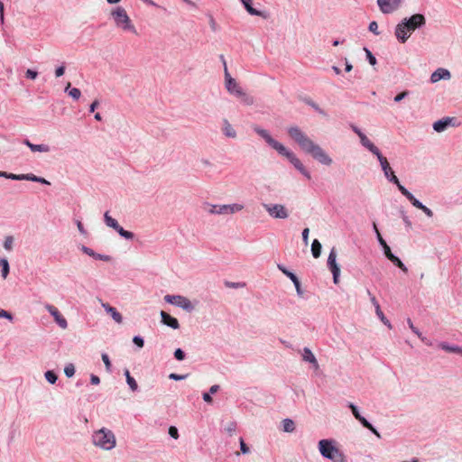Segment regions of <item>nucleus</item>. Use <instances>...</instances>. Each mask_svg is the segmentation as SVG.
Segmentation results:
<instances>
[{
	"instance_id": "nucleus-1",
	"label": "nucleus",
	"mask_w": 462,
	"mask_h": 462,
	"mask_svg": "<svg viewBox=\"0 0 462 462\" xmlns=\"http://www.w3.org/2000/svg\"><path fill=\"white\" fill-rule=\"evenodd\" d=\"M288 134L300 147L302 151L310 154L314 159L324 165H330L332 159L318 144L314 143L298 126H291Z\"/></svg>"
},
{
	"instance_id": "nucleus-2",
	"label": "nucleus",
	"mask_w": 462,
	"mask_h": 462,
	"mask_svg": "<svg viewBox=\"0 0 462 462\" xmlns=\"http://www.w3.org/2000/svg\"><path fill=\"white\" fill-rule=\"evenodd\" d=\"M254 130L261 136L263 137L265 142L275 151L278 152L279 154L282 156H284L287 158L290 162L301 173L303 174L308 180H310L311 176L310 172L306 170L302 162L299 158L296 157V155L289 151L282 143H279L278 141L274 140L269 133L264 130L261 129L258 126H254Z\"/></svg>"
},
{
	"instance_id": "nucleus-3",
	"label": "nucleus",
	"mask_w": 462,
	"mask_h": 462,
	"mask_svg": "<svg viewBox=\"0 0 462 462\" xmlns=\"http://www.w3.org/2000/svg\"><path fill=\"white\" fill-rule=\"evenodd\" d=\"M93 443L106 450H110L116 446V437L114 433L106 429H101L93 434Z\"/></svg>"
},
{
	"instance_id": "nucleus-4",
	"label": "nucleus",
	"mask_w": 462,
	"mask_h": 462,
	"mask_svg": "<svg viewBox=\"0 0 462 462\" xmlns=\"http://www.w3.org/2000/svg\"><path fill=\"white\" fill-rule=\"evenodd\" d=\"M111 14L117 27L121 28L125 32H131L134 34H137L134 25L124 8L117 7L111 13Z\"/></svg>"
},
{
	"instance_id": "nucleus-5",
	"label": "nucleus",
	"mask_w": 462,
	"mask_h": 462,
	"mask_svg": "<svg viewBox=\"0 0 462 462\" xmlns=\"http://www.w3.org/2000/svg\"><path fill=\"white\" fill-rule=\"evenodd\" d=\"M319 448L321 455L333 462H345L344 455L333 446L332 442L328 439H321L319 442Z\"/></svg>"
},
{
	"instance_id": "nucleus-6",
	"label": "nucleus",
	"mask_w": 462,
	"mask_h": 462,
	"mask_svg": "<svg viewBox=\"0 0 462 462\" xmlns=\"http://www.w3.org/2000/svg\"><path fill=\"white\" fill-rule=\"evenodd\" d=\"M244 208V206L241 204H230V205H212L209 203H206L204 205V209L208 211L209 214H218V215H228L234 214L241 211Z\"/></svg>"
},
{
	"instance_id": "nucleus-7",
	"label": "nucleus",
	"mask_w": 462,
	"mask_h": 462,
	"mask_svg": "<svg viewBox=\"0 0 462 462\" xmlns=\"http://www.w3.org/2000/svg\"><path fill=\"white\" fill-rule=\"evenodd\" d=\"M164 300L170 304L176 305L187 311H191L194 309L191 301L181 295H166L164 296Z\"/></svg>"
},
{
	"instance_id": "nucleus-8",
	"label": "nucleus",
	"mask_w": 462,
	"mask_h": 462,
	"mask_svg": "<svg viewBox=\"0 0 462 462\" xmlns=\"http://www.w3.org/2000/svg\"><path fill=\"white\" fill-rule=\"evenodd\" d=\"M264 209L273 218L285 219L288 217V210L283 205L281 204H263Z\"/></svg>"
},
{
	"instance_id": "nucleus-9",
	"label": "nucleus",
	"mask_w": 462,
	"mask_h": 462,
	"mask_svg": "<svg viewBox=\"0 0 462 462\" xmlns=\"http://www.w3.org/2000/svg\"><path fill=\"white\" fill-rule=\"evenodd\" d=\"M226 88L229 93L236 94L237 97H241L245 104H253V97L247 96L235 79L232 81L229 80V83L226 85Z\"/></svg>"
},
{
	"instance_id": "nucleus-10",
	"label": "nucleus",
	"mask_w": 462,
	"mask_h": 462,
	"mask_svg": "<svg viewBox=\"0 0 462 462\" xmlns=\"http://www.w3.org/2000/svg\"><path fill=\"white\" fill-rule=\"evenodd\" d=\"M328 266L333 273V280L336 284L338 283V277L340 274L339 266L337 263V252L335 248H332L328 258Z\"/></svg>"
},
{
	"instance_id": "nucleus-11",
	"label": "nucleus",
	"mask_w": 462,
	"mask_h": 462,
	"mask_svg": "<svg viewBox=\"0 0 462 462\" xmlns=\"http://www.w3.org/2000/svg\"><path fill=\"white\" fill-rule=\"evenodd\" d=\"M402 23L407 26L408 31L412 32L417 28L425 24V17L420 14H416L411 15L409 19H404Z\"/></svg>"
},
{
	"instance_id": "nucleus-12",
	"label": "nucleus",
	"mask_w": 462,
	"mask_h": 462,
	"mask_svg": "<svg viewBox=\"0 0 462 462\" xmlns=\"http://www.w3.org/2000/svg\"><path fill=\"white\" fill-rule=\"evenodd\" d=\"M45 309L50 312V314L54 318L56 323L63 329L67 328L68 322L66 319L61 315L59 310L51 304H46Z\"/></svg>"
},
{
	"instance_id": "nucleus-13",
	"label": "nucleus",
	"mask_w": 462,
	"mask_h": 462,
	"mask_svg": "<svg viewBox=\"0 0 462 462\" xmlns=\"http://www.w3.org/2000/svg\"><path fill=\"white\" fill-rule=\"evenodd\" d=\"M402 0H377L380 10L383 14H390L398 9Z\"/></svg>"
},
{
	"instance_id": "nucleus-14",
	"label": "nucleus",
	"mask_w": 462,
	"mask_h": 462,
	"mask_svg": "<svg viewBox=\"0 0 462 462\" xmlns=\"http://www.w3.org/2000/svg\"><path fill=\"white\" fill-rule=\"evenodd\" d=\"M411 34V32L408 31L407 26H405L402 23L396 26L395 36L401 42H405Z\"/></svg>"
},
{
	"instance_id": "nucleus-15",
	"label": "nucleus",
	"mask_w": 462,
	"mask_h": 462,
	"mask_svg": "<svg viewBox=\"0 0 462 462\" xmlns=\"http://www.w3.org/2000/svg\"><path fill=\"white\" fill-rule=\"evenodd\" d=\"M101 306L104 308V310L108 313L112 319L118 324H121L123 322V317L121 313L117 311V310L112 306H110L106 302H101Z\"/></svg>"
},
{
	"instance_id": "nucleus-16",
	"label": "nucleus",
	"mask_w": 462,
	"mask_h": 462,
	"mask_svg": "<svg viewBox=\"0 0 462 462\" xmlns=\"http://www.w3.org/2000/svg\"><path fill=\"white\" fill-rule=\"evenodd\" d=\"M450 78L451 74L448 69L439 68L431 74L430 80L432 83H435L440 79H449Z\"/></svg>"
},
{
	"instance_id": "nucleus-17",
	"label": "nucleus",
	"mask_w": 462,
	"mask_h": 462,
	"mask_svg": "<svg viewBox=\"0 0 462 462\" xmlns=\"http://www.w3.org/2000/svg\"><path fill=\"white\" fill-rule=\"evenodd\" d=\"M161 317H162V322L164 325H166L168 327H171L173 329H177V328H180V324H179L178 319L173 318V317H171L167 312L162 310L161 311Z\"/></svg>"
},
{
	"instance_id": "nucleus-18",
	"label": "nucleus",
	"mask_w": 462,
	"mask_h": 462,
	"mask_svg": "<svg viewBox=\"0 0 462 462\" xmlns=\"http://www.w3.org/2000/svg\"><path fill=\"white\" fill-rule=\"evenodd\" d=\"M453 120L454 118L451 117H446L439 120L433 124V129L439 133L443 132L452 124Z\"/></svg>"
},
{
	"instance_id": "nucleus-19",
	"label": "nucleus",
	"mask_w": 462,
	"mask_h": 462,
	"mask_svg": "<svg viewBox=\"0 0 462 462\" xmlns=\"http://www.w3.org/2000/svg\"><path fill=\"white\" fill-rule=\"evenodd\" d=\"M279 269L287 276L291 279V282H292L295 285V288H296V291L298 292L299 295H302V291H301V288H300V282L299 281V279L297 278V276L289 272L288 270L279 266Z\"/></svg>"
},
{
	"instance_id": "nucleus-20",
	"label": "nucleus",
	"mask_w": 462,
	"mask_h": 462,
	"mask_svg": "<svg viewBox=\"0 0 462 462\" xmlns=\"http://www.w3.org/2000/svg\"><path fill=\"white\" fill-rule=\"evenodd\" d=\"M302 359L306 362L312 364L316 369L319 368L318 361H317L314 354L311 352V350L310 348H308V347L303 348Z\"/></svg>"
},
{
	"instance_id": "nucleus-21",
	"label": "nucleus",
	"mask_w": 462,
	"mask_h": 462,
	"mask_svg": "<svg viewBox=\"0 0 462 462\" xmlns=\"http://www.w3.org/2000/svg\"><path fill=\"white\" fill-rule=\"evenodd\" d=\"M23 143L27 145L32 152H48L50 151V147L48 145L33 144L27 139L23 141Z\"/></svg>"
},
{
	"instance_id": "nucleus-22",
	"label": "nucleus",
	"mask_w": 462,
	"mask_h": 462,
	"mask_svg": "<svg viewBox=\"0 0 462 462\" xmlns=\"http://www.w3.org/2000/svg\"><path fill=\"white\" fill-rule=\"evenodd\" d=\"M361 143L367 148L372 153L378 154L380 152L379 149L366 137V135L364 134L360 137Z\"/></svg>"
},
{
	"instance_id": "nucleus-23",
	"label": "nucleus",
	"mask_w": 462,
	"mask_h": 462,
	"mask_svg": "<svg viewBox=\"0 0 462 462\" xmlns=\"http://www.w3.org/2000/svg\"><path fill=\"white\" fill-rule=\"evenodd\" d=\"M375 155L378 161L380 162L382 170L383 171L385 177L389 178V171H391L392 169L387 159L384 156H383V154L380 152H378V154Z\"/></svg>"
},
{
	"instance_id": "nucleus-24",
	"label": "nucleus",
	"mask_w": 462,
	"mask_h": 462,
	"mask_svg": "<svg viewBox=\"0 0 462 462\" xmlns=\"http://www.w3.org/2000/svg\"><path fill=\"white\" fill-rule=\"evenodd\" d=\"M223 133L227 137L235 138L236 136V130L226 119L223 121Z\"/></svg>"
},
{
	"instance_id": "nucleus-25",
	"label": "nucleus",
	"mask_w": 462,
	"mask_h": 462,
	"mask_svg": "<svg viewBox=\"0 0 462 462\" xmlns=\"http://www.w3.org/2000/svg\"><path fill=\"white\" fill-rule=\"evenodd\" d=\"M70 86H71V84H70V82H69V83L67 84L66 88H65V91H66V92L68 93V95H69V97H71L73 99L78 100V99L80 97V96H81V92H80V90H79V88H73L69 89Z\"/></svg>"
},
{
	"instance_id": "nucleus-26",
	"label": "nucleus",
	"mask_w": 462,
	"mask_h": 462,
	"mask_svg": "<svg viewBox=\"0 0 462 462\" xmlns=\"http://www.w3.org/2000/svg\"><path fill=\"white\" fill-rule=\"evenodd\" d=\"M321 247H322L321 244L319 242V240L314 239V241L312 242V245H311V252H312V255L315 258H318L320 256Z\"/></svg>"
},
{
	"instance_id": "nucleus-27",
	"label": "nucleus",
	"mask_w": 462,
	"mask_h": 462,
	"mask_svg": "<svg viewBox=\"0 0 462 462\" xmlns=\"http://www.w3.org/2000/svg\"><path fill=\"white\" fill-rule=\"evenodd\" d=\"M246 11L253 15H259L260 12L252 6L253 0H241Z\"/></svg>"
},
{
	"instance_id": "nucleus-28",
	"label": "nucleus",
	"mask_w": 462,
	"mask_h": 462,
	"mask_svg": "<svg viewBox=\"0 0 462 462\" xmlns=\"http://www.w3.org/2000/svg\"><path fill=\"white\" fill-rule=\"evenodd\" d=\"M104 218H105V222H106V226H108L114 229L118 227V225H119L118 222L115 218L110 217L108 212L105 213Z\"/></svg>"
},
{
	"instance_id": "nucleus-29",
	"label": "nucleus",
	"mask_w": 462,
	"mask_h": 462,
	"mask_svg": "<svg viewBox=\"0 0 462 462\" xmlns=\"http://www.w3.org/2000/svg\"><path fill=\"white\" fill-rule=\"evenodd\" d=\"M125 377H126V382L129 385V387L132 389V391H136L137 390V383L136 381L131 376L129 371L126 369L125 372Z\"/></svg>"
},
{
	"instance_id": "nucleus-30",
	"label": "nucleus",
	"mask_w": 462,
	"mask_h": 462,
	"mask_svg": "<svg viewBox=\"0 0 462 462\" xmlns=\"http://www.w3.org/2000/svg\"><path fill=\"white\" fill-rule=\"evenodd\" d=\"M283 430L285 432H292L295 430V424L292 420L285 419L282 420Z\"/></svg>"
},
{
	"instance_id": "nucleus-31",
	"label": "nucleus",
	"mask_w": 462,
	"mask_h": 462,
	"mask_svg": "<svg viewBox=\"0 0 462 462\" xmlns=\"http://www.w3.org/2000/svg\"><path fill=\"white\" fill-rule=\"evenodd\" d=\"M390 261L395 264L397 267H399L402 272L404 273H407L408 272V269L407 267L403 264V263L395 255H391L390 257Z\"/></svg>"
},
{
	"instance_id": "nucleus-32",
	"label": "nucleus",
	"mask_w": 462,
	"mask_h": 462,
	"mask_svg": "<svg viewBox=\"0 0 462 462\" xmlns=\"http://www.w3.org/2000/svg\"><path fill=\"white\" fill-rule=\"evenodd\" d=\"M375 313L384 325H386L389 328H392V325H391L390 321L384 316L383 312L381 310V307H377V309L375 310Z\"/></svg>"
},
{
	"instance_id": "nucleus-33",
	"label": "nucleus",
	"mask_w": 462,
	"mask_h": 462,
	"mask_svg": "<svg viewBox=\"0 0 462 462\" xmlns=\"http://www.w3.org/2000/svg\"><path fill=\"white\" fill-rule=\"evenodd\" d=\"M0 266L2 267V277L5 279L9 273V263L6 259H0Z\"/></svg>"
},
{
	"instance_id": "nucleus-34",
	"label": "nucleus",
	"mask_w": 462,
	"mask_h": 462,
	"mask_svg": "<svg viewBox=\"0 0 462 462\" xmlns=\"http://www.w3.org/2000/svg\"><path fill=\"white\" fill-rule=\"evenodd\" d=\"M118 234L126 238V239H132L134 237V234L130 231L125 230L122 226L118 225V227L115 229Z\"/></svg>"
},
{
	"instance_id": "nucleus-35",
	"label": "nucleus",
	"mask_w": 462,
	"mask_h": 462,
	"mask_svg": "<svg viewBox=\"0 0 462 462\" xmlns=\"http://www.w3.org/2000/svg\"><path fill=\"white\" fill-rule=\"evenodd\" d=\"M221 60H223V64H224V70H225V80H226V85L229 83V80H234L235 79H233L231 77V75L229 74L228 72V69H227V65H226V62L224 59V56L222 55L221 56Z\"/></svg>"
},
{
	"instance_id": "nucleus-36",
	"label": "nucleus",
	"mask_w": 462,
	"mask_h": 462,
	"mask_svg": "<svg viewBox=\"0 0 462 462\" xmlns=\"http://www.w3.org/2000/svg\"><path fill=\"white\" fill-rule=\"evenodd\" d=\"M45 378L51 383H55L57 381V375L52 371H47L45 373Z\"/></svg>"
},
{
	"instance_id": "nucleus-37",
	"label": "nucleus",
	"mask_w": 462,
	"mask_h": 462,
	"mask_svg": "<svg viewBox=\"0 0 462 462\" xmlns=\"http://www.w3.org/2000/svg\"><path fill=\"white\" fill-rule=\"evenodd\" d=\"M64 373L68 377H72L75 374V367L72 364H69L64 368Z\"/></svg>"
},
{
	"instance_id": "nucleus-38",
	"label": "nucleus",
	"mask_w": 462,
	"mask_h": 462,
	"mask_svg": "<svg viewBox=\"0 0 462 462\" xmlns=\"http://www.w3.org/2000/svg\"><path fill=\"white\" fill-rule=\"evenodd\" d=\"M102 360L105 364L106 371L110 372L111 371V362L109 360L107 354H102Z\"/></svg>"
},
{
	"instance_id": "nucleus-39",
	"label": "nucleus",
	"mask_w": 462,
	"mask_h": 462,
	"mask_svg": "<svg viewBox=\"0 0 462 462\" xmlns=\"http://www.w3.org/2000/svg\"><path fill=\"white\" fill-rule=\"evenodd\" d=\"M440 347L448 352L458 353L459 346H449L444 343L440 345Z\"/></svg>"
},
{
	"instance_id": "nucleus-40",
	"label": "nucleus",
	"mask_w": 462,
	"mask_h": 462,
	"mask_svg": "<svg viewBox=\"0 0 462 462\" xmlns=\"http://www.w3.org/2000/svg\"><path fill=\"white\" fill-rule=\"evenodd\" d=\"M13 243H14L13 237L12 236H7L5 238V240L4 247L6 250H11L13 248Z\"/></svg>"
},
{
	"instance_id": "nucleus-41",
	"label": "nucleus",
	"mask_w": 462,
	"mask_h": 462,
	"mask_svg": "<svg viewBox=\"0 0 462 462\" xmlns=\"http://www.w3.org/2000/svg\"><path fill=\"white\" fill-rule=\"evenodd\" d=\"M348 406H349L353 415L355 416V418L358 420V419L361 417V414L359 413L357 407L356 405H354L353 403H349Z\"/></svg>"
},
{
	"instance_id": "nucleus-42",
	"label": "nucleus",
	"mask_w": 462,
	"mask_h": 462,
	"mask_svg": "<svg viewBox=\"0 0 462 462\" xmlns=\"http://www.w3.org/2000/svg\"><path fill=\"white\" fill-rule=\"evenodd\" d=\"M365 51L366 52V56H367V59L369 60V63L371 65H374L376 63L375 57L372 54V52L368 49L365 48Z\"/></svg>"
},
{
	"instance_id": "nucleus-43",
	"label": "nucleus",
	"mask_w": 462,
	"mask_h": 462,
	"mask_svg": "<svg viewBox=\"0 0 462 462\" xmlns=\"http://www.w3.org/2000/svg\"><path fill=\"white\" fill-rule=\"evenodd\" d=\"M31 180V181H35L36 180H39V177L33 175V174H22V180Z\"/></svg>"
},
{
	"instance_id": "nucleus-44",
	"label": "nucleus",
	"mask_w": 462,
	"mask_h": 462,
	"mask_svg": "<svg viewBox=\"0 0 462 462\" xmlns=\"http://www.w3.org/2000/svg\"><path fill=\"white\" fill-rule=\"evenodd\" d=\"M174 356L177 360H183L184 357H185V355H184V352L180 349V348H178L175 350L174 352Z\"/></svg>"
},
{
	"instance_id": "nucleus-45",
	"label": "nucleus",
	"mask_w": 462,
	"mask_h": 462,
	"mask_svg": "<svg viewBox=\"0 0 462 462\" xmlns=\"http://www.w3.org/2000/svg\"><path fill=\"white\" fill-rule=\"evenodd\" d=\"M169 434L171 435V437H172L173 439H177L179 438V433H178V430L176 427L174 426H171L170 429H169Z\"/></svg>"
},
{
	"instance_id": "nucleus-46",
	"label": "nucleus",
	"mask_w": 462,
	"mask_h": 462,
	"mask_svg": "<svg viewBox=\"0 0 462 462\" xmlns=\"http://www.w3.org/2000/svg\"><path fill=\"white\" fill-rule=\"evenodd\" d=\"M369 30L374 32V34L378 35L379 34V32H378V24L376 22H372L370 23L369 24Z\"/></svg>"
},
{
	"instance_id": "nucleus-47",
	"label": "nucleus",
	"mask_w": 462,
	"mask_h": 462,
	"mask_svg": "<svg viewBox=\"0 0 462 462\" xmlns=\"http://www.w3.org/2000/svg\"><path fill=\"white\" fill-rule=\"evenodd\" d=\"M0 318H5V319H7L9 320H13V316L10 312L3 310V309H0Z\"/></svg>"
},
{
	"instance_id": "nucleus-48",
	"label": "nucleus",
	"mask_w": 462,
	"mask_h": 462,
	"mask_svg": "<svg viewBox=\"0 0 462 462\" xmlns=\"http://www.w3.org/2000/svg\"><path fill=\"white\" fill-rule=\"evenodd\" d=\"M358 421L366 429H372V424L367 421V420L365 418H364L363 416H361L359 419H358Z\"/></svg>"
},
{
	"instance_id": "nucleus-49",
	"label": "nucleus",
	"mask_w": 462,
	"mask_h": 462,
	"mask_svg": "<svg viewBox=\"0 0 462 462\" xmlns=\"http://www.w3.org/2000/svg\"><path fill=\"white\" fill-rule=\"evenodd\" d=\"M133 342H134L136 346H138L139 347H143V344H144L143 339L141 337H138V336L134 337V338H133Z\"/></svg>"
},
{
	"instance_id": "nucleus-50",
	"label": "nucleus",
	"mask_w": 462,
	"mask_h": 462,
	"mask_svg": "<svg viewBox=\"0 0 462 462\" xmlns=\"http://www.w3.org/2000/svg\"><path fill=\"white\" fill-rule=\"evenodd\" d=\"M367 294L370 296L371 302L374 306V309L376 310L377 307H380L379 302L377 301L374 295H372V293H371V291L369 290L367 291Z\"/></svg>"
},
{
	"instance_id": "nucleus-51",
	"label": "nucleus",
	"mask_w": 462,
	"mask_h": 462,
	"mask_svg": "<svg viewBox=\"0 0 462 462\" xmlns=\"http://www.w3.org/2000/svg\"><path fill=\"white\" fill-rule=\"evenodd\" d=\"M395 184L397 185V187H398L399 190L402 192V194L403 196H405V197H406V196H408V195H409L410 191H409L406 188H404V187L400 183V181H398V183H395Z\"/></svg>"
},
{
	"instance_id": "nucleus-52",
	"label": "nucleus",
	"mask_w": 462,
	"mask_h": 462,
	"mask_svg": "<svg viewBox=\"0 0 462 462\" xmlns=\"http://www.w3.org/2000/svg\"><path fill=\"white\" fill-rule=\"evenodd\" d=\"M25 75L27 78L31 79H35L37 78L38 73L32 69H27Z\"/></svg>"
},
{
	"instance_id": "nucleus-53",
	"label": "nucleus",
	"mask_w": 462,
	"mask_h": 462,
	"mask_svg": "<svg viewBox=\"0 0 462 462\" xmlns=\"http://www.w3.org/2000/svg\"><path fill=\"white\" fill-rule=\"evenodd\" d=\"M240 448H241V451L244 454H246L249 452V448L246 446V444L245 443L243 439H240Z\"/></svg>"
},
{
	"instance_id": "nucleus-54",
	"label": "nucleus",
	"mask_w": 462,
	"mask_h": 462,
	"mask_svg": "<svg viewBox=\"0 0 462 462\" xmlns=\"http://www.w3.org/2000/svg\"><path fill=\"white\" fill-rule=\"evenodd\" d=\"M407 322L409 324L410 328L412 330V332L415 333L417 336L420 337V333L419 332L418 328L413 326V323L411 320V319H408Z\"/></svg>"
},
{
	"instance_id": "nucleus-55",
	"label": "nucleus",
	"mask_w": 462,
	"mask_h": 462,
	"mask_svg": "<svg viewBox=\"0 0 462 462\" xmlns=\"http://www.w3.org/2000/svg\"><path fill=\"white\" fill-rule=\"evenodd\" d=\"M391 182L393 183H398L399 180L398 178L395 176L394 172L391 170V171H389V178H387Z\"/></svg>"
},
{
	"instance_id": "nucleus-56",
	"label": "nucleus",
	"mask_w": 462,
	"mask_h": 462,
	"mask_svg": "<svg viewBox=\"0 0 462 462\" xmlns=\"http://www.w3.org/2000/svg\"><path fill=\"white\" fill-rule=\"evenodd\" d=\"M408 95V92L407 91H402L401 92L400 94H398L397 96H395L394 97V101L395 102H400L401 100H402L406 96Z\"/></svg>"
},
{
	"instance_id": "nucleus-57",
	"label": "nucleus",
	"mask_w": 462,
	"mask_h": 462,
	"mask_svg": "<svg viewBox=\"0 0 462 462\" xmlns=\"http://www.w3.org/2000/svg\"><path fill=\"white\" fill-rule=\"evenodd\" d=\"M64 72H65V67L64 66H60V67L56 69L55 76L57 78H60V77H61L64 74Z\"/></svg>"
},
{
	"instance_id": "nucleus-58",
	"label": "nucleus",
	"mask_w": 462,
	"mask_h": 462,
	"mask_svg": "<svg viewBox=\"0 0 462 462\" xmlns=\"http://www.w3.org/2000/svg\"><path fill=\"white\" fill-rule=\"evenodd\" d=\"M310 106H311L316 111H318L319 114H324L323 110L313 101L310 100L307 102Z\"/></svg>"
},
{
	"instance_id": "nucleus-59",
	"label": "nucleus",
	"mask_w": 462,
	"mask_h": 462,
	"mask_svg": "<svg viewBox=\"0 0 462 462\" xmlns=\"http://www.w3.org/2000/svg\"><path fill=\"white\" fill-rule=\"evenodd\" d=\"M309 233H310L309 228H305L302 231V239L306 245L308 244V241H309Z\"/></svg>"
},
{
	"instance_id": "nucleus-60",
	"label": "nucleus",
	"mask_w": 462,
	"mask_h": 462,
	"mask_svg": "<svg viewBox=\"0 0 462 462\" xmlns=\"http://www.w3.org/2000/svg\"><path fill=\"white\" fill-rule=\"evenodd\" d=\"M5 178L11 179V180H22V174L17 175V174H14V173H7V176H5Z\"/></svg>"
},
{
	"instance_id": "nucleus-61",
	"label": "nucleus",
	"mask_w": 462,
	"mask_h": 462,
	"mask_svg": "<svg viewBox=\"0 0 462 462\" xmlns=\"http://www.w3.org/2000/svg\"><path fill=\"white\" fill-rule=\"evenodd\" d=\"M82 251L87 254L89 256H93L95 257L96 256V254L94 253V251L87 246H83L82 247Z\"/></svg>"
},
{
	"instance_id": "nucleus-62",
	"label": "nucleus",
	"mask_w": 462,
	"mask_h": 462,
	"mask_svg": "<svg viewBox=\"0 0 462 462\" xmlns=\"http://www.w3.org/2000/svg\"><path fill=\"white\" fill-rule=\"evenodd\" d=\"M77 226H78V229L79 231L82 234V235H86L87 234V231L86 229L84 228L81 221L78 220L77 221Z\"/></svg>"
},
{
	"instance_id": "nucleus-63",
	"label": "nucleus",
	"mask_w": 462,
	"mask_h": 462,
	"mask_svg": "<svg viewBox=\"0 0 462 462\" xmlns=\"http://www.w3.org/2000/svg\"><path fill=\"white\" fill-rule=\"evenodd\" d=\"M383 251H384V254H385V256L390 260V257L391 255H394L392 252H391V249L389 247V245H385L383 247Z\"/></svg>"
},
{
	"instance_id": "nucleus-64",
	"label": "nucleus",
	"mask_w": 462,
	"mask_h": 462,
	"mask_svg": "<svg viewBox=\"0 0 462 462\" xmlns=\"http://www.w3.org/2000/svg\"><path fill=\"white\" fill-rule=\"evenodd\" d=\"M90 381H91V383L92 384H98L100 383V379L98 376L95 375V374H92L91 377H90Z\"/></svg>"
}]
</instances>
